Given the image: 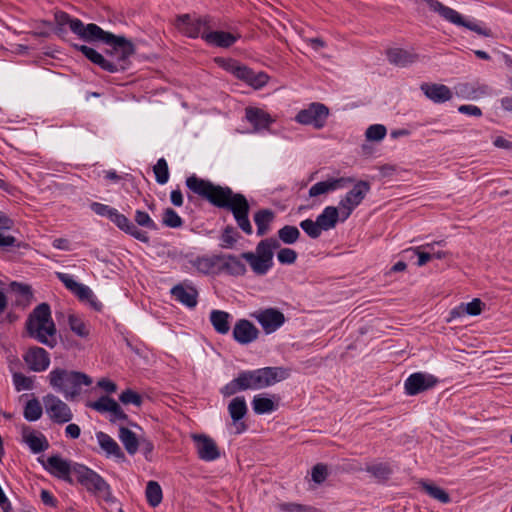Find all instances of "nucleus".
<instances>
[{
  "instance_id": "obj_1",
  "label": "nucleus",
  "mask_w": 512,
  "mask_h": 512,
  "mask_svg": "<svg viewBox=\"0 0 512 512\" xmlns=\"http://www.w3.org/2000/svg\"><path fill=\"white\" fill-rule=\"evenodd\" d=\"M186 185L192 192L205 198L212 205L229 209L233 213L238 226L246 234L252 233V226L248 219L250 206L243 194L233 193L229 187L215 185L194 175L186 179Z\"/></svg>"
},
{
  "instance_id": "obj_2",
  "label": "nucleus",
  "mask_w": 512,
  "mask_h": 512,
  "mask_svg": "<svg viewBox=\"0 0 512 512\" xmlns=\"http://www.w3.org/2000/svg\"><path fill=\"white\" fill-rule=\"evenodd\" d=\"M26 329L30 337L40 343L53 348L57 344L56 326L51 317L50 306L47 303L39 304L29 315Z\"/></svg>"
},
{
  "instance_id": "obj_3",
  "label": "nucleus",
  "mask_w": 512,
  "mask_h": 512,
  "mask_svg": "<svg viewBox=\"0 0 512 512\" xmlns=\"http://www.w3.org/2000/svg\"><path fill=\"white\" fill-rule=\"evenodd\" d=\"M50 386L67 400H74L81 394V386H89L92 379L85 373L55 368L48 375Z\"/></svg>"
},
{
  "instance_id": "obj_4",
  "label": "nucleus",
  "mask_w": 512,
  "mask_h": 512,
  "mask_svg": "<svg viewBox=\"0 0 512 512\" xmlns=\"http://www.w3.org/2000/svg\"><path fill=\"white\" fill-rule=\"evenodd\" d=\"M418 3L419 5L425 4L430 11L437 13L441 18L451 24L465 27L484 37L493 36L489 28L483 27L476 22L466 20L458 11L445 6L438 0H419Z\"/></svg>"
},
{
  "instance_id": "obj_5",
  "label": "nucleus",
  "mask_w": 512,
  "mask_h": 512,
  "mask_svg": "<svg viewBox=\"0 0 512 512\" xmlns=\"http://www.w3.org/2000/svg\"><path fill=\"white\" fill-rule=\"evenodd\" d=\"M279 247L280 243L277 239L267 238L257 244L255 252H245L241 256L248 262L254 273L263 275L272 267L274 250Z\"/></svg>"
},
{
  "instance_id": "obj_6",
  "label": "nucleus",
  "mask_w": 512,
  "mask_h": 512,
  "mask_svg": "<svg viewBox=\"0 0 512 512\" xmlns=\"http://www.w3.org/2000/svg\"><path fill=\"white\" fill-rule=\"evenodd\" d=\"M73 474L76 476V480L84 486L87 491L102 498L106 502L114 501L109 484L93 470L84 465L76 464L73 466Z\"/></svg>"
},
{
  "instance_id": "obj_7",
  "label": "nucleus",
  "mask_w": 512,
  "mask_h": 512,
  "mask_svg": "<svg viewBox=\"0 0 512 512\" xmlns=\"http://www.w3.org/2000/svg\"><path fill=\"white\" fill-rule=\"evenodd\" d=\"M92 42L110 43L116 44L115 49H118L117 61L115 63L119 71H124L129 63V58L135 54V45L124 36L114 35L111 32L104 31L101 27H98V31L95 33Z\"/></svg>"
},
{
  "instance_id": "obj_8",
  "label": "nucleus",
  "mask_w": 512,
  "mask_h": 512,
  "mask_svg": "<svg viewBox=\"0 0 512 512\" xmlns=\"http://www.w3.org/2000/svg\"><path fill=\"white\" fill-rule=\"evenodd\" d=\"M56 26H69L70 30L84 41L92 42L95 33L98 31V25L89 23L85 25L80 19H73L64 11H57L54 14Z\"/></svg>"
},
{
  "instance_id": "obj_9",
  "label": "nucleus",
  "mask_w": 512,
  "mask_h": 512,
  "mask_svg": "<svg viewBox=\"0 0 512 512\" xmlns=\"http://www.w3.org/2000/svg\"><path fill=\"white\" fill-rule=\"evenodd\" d=\"M212 20L208 16L193 20L189 14L177 16L175 27L179 32L189 38H197L201 30H209L213 27Z\"/></svg>"
},
{
  "instance_id": "obj_10",
  "label": "nucleus",
  "mask_w": 512,
  "mask_h": 512,
  "mask_svg": "<svg viewBox=\"0 0 512 512\" xmlns=\"http://www.w3.org/2000/svg\"><path fill=\"white\" fill-rule=\"evenodd\" d=\"M255 390L264 389L287 379L289 370L283 367H265L252 371Z\"/></svg>"
},
{
  "instance_id": "obj_11",
  "label": "nucleus",
  "mask_w": 512,
  "mask_h": 512,
  "mask_svg": "<svg viewBox=\"0 0 512 512\" xmlns=\"http://www.w3.org/2000/svg\"><path fill=\"white\" fill-rule=\"evenodd\" d=\"M328 115V107L321 103H312L306 109L298 112L296 121L303 125H311L315 129H321L324 127Z\"/></svg>"
},
{
  "instance_id": "obj_12",
  "label": "nucleus",
  "mask_w": 512,
  "mask_h": 512,
  "mask_svg": "<svg viewBox=\"0 0 512 512\" xmlns=\"http://www.w3.org/2000/svg\"><path fill=\"white\" fill-rule=\"evenodd\" d=\"M46 413L50 419L58 424L69 422L72 417L70 407L54 394H47L43 398Z\"/></svg>"
},
{
  "instance_id": "obj_13",
  "label": "nucleus",
  "mask_w": 512,
  "mask_h": 512,
  "mask_svg": "<svg viewBox=\"0 0 512 512\" xmlns=\"http://www.w3.org/2000/svg\"><path fill=\"white\" fill-rule=\"evenodd\" d=\"M57 277L65 287L73 292L81 301H87L96 311H100L102 309V304L95 299L93 292L89 287L76 282L72 277L65 273L58 272Z\"/></svg>"
},
{
  "instance_id": "obj_14",
  "label": "nucleus",
  "mask_w": 512,
  "mask_h": 512,
  "mask_svg": "<svg viewBox=\"0 0 512 512\" xmlns=\"http://www.w3.org/2000/svg\"><path fill=\"white\" fill-rule=\"evenodd\" d=\"M266 334L275 332L285 322L284 314L276 308L261 309L251 314Z\"/></svg>"
},
{
  "instance_id": "obj_15",
  "label": "nucleus",
  "mask_w": 512,
  "mask_h": 512,
  "mask_svg": "<svg viewBox=\"0 0 512 512\" xmlns=\"http://www.w3.org/2000/svg\"><path fill=\"white\" fill-rule=\"evenodd\" d=\"M437 382V378L431 374L416 372L406 379L405 392L407 395L414 396L433 388Z\"/></svg>"
},
{
  "instance_id": "obj_16",
  "label": "nucleus",
  "mask_w": 512,
  "mask_h": 512,
  "mask_svg": "<svg viewBox=\"0 0 512 512\" xmlns=\"http://www.w3.org/2000/svg\"><path fill=\"white\" fill-rule=\"evenodd\" d=\"M191 438L195 442L197 454L203 461H213L220 457V450L216 442L204 434H192Z\"/></svg>"
},
{
  "instance_id": "obj_17",
  "label": "nucleus",
  "mask_w": 512,
  "mask_h": 512,
  "mask_svg": "<svg viewBox=\"0 0 512 512\" xmlns=\"http://www.w3.org/2000/svg\"><path fill=\"white\" fill-rule=\"evenodd\" d=\"M233 75L245 82L247 85L251 86L253 89L255 90H258V89H261L262 87H264L270 77L268 74H266L265 72H255L253 71L251 68H249L248 66L246 65H239L238 68L234 69L233 70Z\"/></svg>"
},
{
  "instance_id": "obj_18",
  "label": "nucleus",
  "mask_w": 512,
  "mask_h": 512,
  "mask_svg": "<svg viewBox=\"0 0 512 512\" xmlns=\"http://www.w3.org/2000/svg\"><path fill=\"white\" fill-rule=\"evenodd\" d=\"M24 361L28 367L35 372L45 371L50 364L47 351L41 347H31L24 355Z\"/></svg>"
},
{
  "instance_id": "obj_19",
  "label": "nucleus",
  "mask_w": 512,
  "mask_h": 512,
  "mask_svg": "<svg viewBox=\"0 0 512 512\" xmlns=\"http://www.w3.org/2000/svg\"><path fill=\"white\" fill-rule=\"evenodd\" d=\"M259 336V330L250 321L240 319L233 328V337L240 344H248Z\"/></svg>"
},
{
  "instance_id": "obj_20",
  "label": "nucleus",
  "mask_w": 512,
  "mask_h": 512,
  "mask_svg": "<svg viewBox=\"0 0 512 512\" xmlns=\"http://www.w3.org/2000/svg\"><path fill=\"white\" fill-rule=\"evenodd\" d=\"M252 371L242 372L238 375L237 378L232 380L230 383L226 384L221 392L225 397L232 396L239 391H244L248 389L255 390L254 381Z\"/></svg>"
},
{
  "instance_id": "obj_21",
  "label": "nucleus",
  "mask_w": 512,
  "mask_h": 512,
  "mask_svg": "<svg viewBox=\"0 0 512 512\" xmlns=\"http://www.w3.org/2000/svg\"><path fill=\"white\" fill-rule=\"evenodd\" d=\"M201 36L208 44L221 48L231 47L239 37L229 32L211 31V29L202 31Z\"/></svg>"
},
{
  "instance_id": "obj_22",
  "label": "nucleus",
  "mask_w": 512,
  "mask_h": 512,
  "mask_svg": "<svg viewBox=\"0 0 512 512\" xmlns=\"http://www.w3.org/2000/svg\"><path fill=\"white\" fill-rule=\"evenodd\" d=\"M420 89L428 99L435 103H443L452 98L451 90L444 84L423 83Z\"/></svg>"
},
{
  "instance_id": "obj_23",
  "label": "nucleus",
  "mask_w": 512,
  "mask_h": 512,
  "mask_svg": "<svg viewBox=\"0 0 512 512\" xmlns=\"http://www.w3.org/2000/svg\"><path fill=\"white\" fill-rule=\"evenodd\" d=\"M47 469L59 479L72 483L70 473H73V467L70 463L58 455L50 456L47 459Z\"/></svg>"
},
{
  "instance_id": "obj_24",
  "label": "nucleus",
  "mask_w": 512,
  "mask_h": 512,
  "mask_svg": "<svg viewBox=\"0 0 512 512\" xmlns=\"http://www.w3.org/2000/svg\"><path fill=\"white\" fill-rule=\"evenodd\" d=\"M74 47L80 52H82V54L92 63L98 65L103 70L111 73L119 71V68L115 63L107 60L102 54L97 52L95 49L86 45H74Z\"/></svg>"
},
{
  "instance_id": "obj_25",
  "label": "nucleus",
  "mask_w": 512,
  "mask_h": 512,
  "mask_svg": "<svg viewBox=\"0 0 512 512\" xmlns=\"http://www.w3.org/2000/svg\"><path fill=\"white\" fill-rule=\"evenodd\" d=\"M350 182V178H330L325 181L318 182L309 189V196L316 197L339 188L348 187Z\"/></svg>"
},
{
  "instance_id": "obj_26",
  "label": "nucleus",
  "mask_w": 512,
  "mask_h": 512,
  "mask_svg": "<svg viewBox=\"0 0 512 512\" xmlns=\"http://www.w3.org/2000/svg\"><path fill=\"white\" fill-rule=\"evenodd\" d=\"M171 294L183 305L193 308L197 305L198 291L193 286L177 284L172 287Z\"/></svg>"
},
{
  "instance_id": "obj_27",
  "label": "nucleus",
  "mask_w": 512,
  "mask_h": 512,
  "mask_svg": "<svg viewBox=\"0 0 512 512\" xmlns=\"http://www.w3.org/2000/svg\"><path fill=\"white\" fill-rule=\"evenodd\" d=\"M121 230L132 235L135 239L147 243L149 241L145 232L139 230L125 215L119 214L117 210L113 212L110 218Z\"/></svg>"
},
{
  "instance_id": "obj_28",
  "label": "nucleus",
  "mask_w": 512,
  "mask_h": 512,
  "mask_svg": "<svg viewBox=\"0 0 512 512\" xmlns=\"http://www.w3.org/2000/svg\"><path fill=\"white\" fill-rule=\"evenodd\" d=\"M246 118L254 126L255 130L266 129L274 121L270 114L260 108H246Z\"/></svg>"
},
{
  "instance_id": "obj_29",
  "label": "nucleus",
  "mask_w": 512,
  "mask_h": 512,
  "mask_svg": "<svg viewBox=\"0 0 512 512\" xmlns=\"http://www.w3.org/2000/svg\"><path fill=\"white\" fill-rule=\"evenodd\" d=\"M13 227L14 221L0 211V249L7 250L9 247L16 245L17 240L14 236L4 234V231L10 230ZM17 247H21V244H17Z\"/></svg>"
},
{
  "instance_id": "obj_30",
  "label": "nucleus",
  "mask_w": 512,
  "mask_h": 512,
  "mask_svg": "<svg viewBox=\"0 0 512 512\" xmlns=\"http://www.w3.org/2000/svg\"><path fill=\"white\" fill-rule=\"evenodd\" d=\"M22 434L25 442L34 453L42 452L48 447L46 438L42 434L31 430L30 427L24 426L22 428Z\"/></svg>"
},
{
  "instance_id": "obj_31",
  "label": "nucleus",
  "mask_w": 512,
  "mask_h": 512,
  "mask_svg": "<svg viewBox=\"0 0 512 512\" xmlns=\"http://www.w3.org/2000/svg\"><path fill=\"white\" fill-rule=\"evenodd\" d=\"M387 57L391 64L405 67L417 60V55L401 48H392L387 51Z\"/></svg>"
},
{
  "instance_id": "obj_32",
  "label": "nucleus",
  "mask_w": 512,
  "mask_h": 512,
  "mask_svg": "<svg viewBox=\"0 0 512 512\" xmlns=\"http://www.w3.org/2000/svg\"><path fill=\"white\" fill-rule=\"evenodd\" d=\"M96 438L99 442L100 447L108 454L113 455L117 458L124 459V453L117 444V442L104 432H98Z\"/></svg>"
},
{
  "instance_id": "obj_33",
  "label": "nucleus",
  "mask_w": 512,
  "mask_h": 512,
  "mask_svg": "<svg viewBox=\"0 0 512 512\" xmlns=\"http://www.w3.org/2000/svg\"><path fill=\"white\" fill-rule=\"evenodd\" d=\"M229 318L230 314L225 311L213 310L210 313L211 324L219 334H227L229 332Z\"/></svg>"
},
{
  "instance_id": "obj_34",
  "label": "nucleus",
  "mask_w": 512,
  "mask_h": 512,
  "mask_svg": "<svg viewBox=\"0 0 512 512\" xmlns=\"http://www.w3.org/2000/svg\"><path fill=\"white\" fill-rule=\"evenodd\" d=\"M119 439L123 443L126 451L130 455H134L139 447L140 441L136 437V434L126 427H120Z\"/></svg>"
},
{
  "instance_id": "obj_35",
  "label": "nucleus",
  "mask_w": 512,
  "mask_h": 512,
  "mask_svg": "<svg viewBox=\"0 0 512 512\" xmlns=\"http://www.w3.org/2000/svg\"><path fill=\"white\" fill-rule=\"evenodd\" d=\"M273 219H274V213H273V211H271L269 209L259 210L255 214L254 221L257 226V235L258 236H263L268 232L270 223L273 221Z\"/></svg>"
},
{
  "instance_id": "obj_36",
  "label": "nucleus",
  "mask_w": 512,
  "mask_h": 512,
  "mask_svg": "<svg viewBox=\"0 0 512 512\" xmlns=\"http://www.w3.org/2000/svg\"><path fill=\"white\" fill-rule=\"evenodd\" d=\"M12 291L18 294V298L15 300L17 306L26 307L32 300L33 293L31 287L26 284L12 282L10 284Z\"/></svg>"
},
{
  "instance_id": "obj_37",
  "label": "nucleus",
  "mask_w": 512,
  "mask_h": 512,
  "mask_svg": "<svg viewBox=\"0 0 512 512\" xmlns=\"http://www.w3.org/2000/svg\"><path fill=\"white\" fill-rule=\"evenodd\" d=\"M365 470L379 482L388 480L392 474L390 465L382 462L368 464Z\"/></svg>"
},
{
  "instance_id": "obj_38",
  "label": "nucleus",
  "mask_w": 512,
  "mask_h": 512,
  "mask_svg": "<svg viewBox=\"0 0 512 512\" xmlns=\"http://www.w3.org/2000/svg\"><path fill=\"white\" fill-rule=\"evenodd\" d=\"M145 496L151 507H157L163 499L162 488L156 481H149L146 486Z\"/></svg>"
},
{
  "instance_id": "obj_39",
  "label": "nucleus",
  "mask_w": 512,
  "mask_h": 512,
  "mask_svg": "<svg viewBox=\"0 0 512 512\" xmlns=\"http://www.w3.org/2000/svg\"><path fill=\"white\" fill-rule=\"evenodd\" d=\"M338 220V210L335 207L329 206L324 209L322 214L317 217V221L323 230L333 228Z\"/></svg>"
},
{
  "instance_id": "obj_40",
  "label": "nucleus",
  "mask_w": 512,
  "mask_h": 512,
  "mask_svg": "<svg viewBox=\"0 0 512 512\" xmlns=\"http://www.w3.org/2000/svg\"><path fill=\"white\" fill-rule=\"evenodd\" d=\"M229 414L233 422H238L247 413L246 402L243 397H236L228 405Z\"/></svg>"
},
{
  "instance_id": "obj_41",
  "label": "nucleus",
  "mask_w": 512,
  "mask_h": 512,
  "mask_svg": "<svg viewBox=\"0 0 512 512\" xmlns=\"http://www.w3.org/2000/svg\"><path fill=\"white\" fill-rule=\"evenodd\" d=\"M253 410L256 414H265L276 409V404L271 398L257 395L252 400Z\"/></svg>"
},
{
  "instance_id": "obj_42",
  "label": "nucleus",
  "mask_w": 512,
  "mask_h": 512,
  "mask_svg": "<svg viewBox=\"0 0 512 512\" xmlns=\"http://www.w3.org/2000/svg\"><path fill=\"white\" fill-rule=\"evenodd\" d=\"M421 487L430 497L438 500L439 502H450V496L444 489L427 482H422Z\"/></svg>"
},
{
  "instance_id": "obj_43",
  "label": "nucleus",
  "mask_w": 512,
  "mask_h": 512,
  "mask_svg": "<svg viewBox=\"0 0 512 512\" xmlns=\"http://www.w3.org/2000/svg\"><path fill=\"white\" fill-rule=\"evenodd\" d=\"M42 413V406L36 398L29 400L24 407V417L28 421L38 420L42 416Z\"/></svg>"
},
{
  "instance_id": "obj_44",
  "label": "nucleus",
  "mask_w": 512,
  "mask_h": 512,
  "mask_svg": "<svg viewBox=\"0 0 512 512\" xmlns=\"http://www.w3.org/2000/svg\"><path fill=\"white\" fill-rule=\"evenodd\" d=\"M278 236L285 244H292L298 240L300 232L297 227L286 225L278 231Z\"/></svg>"
},
{
  "instance_id": "obj_45",
  "label": "nucleus",
  "mask_w": 512,
  "mask_h": 512,
  "mask_svg": "<svg viewBox=\"0 0 512 512\" xmlns=\"http://www.w3.org/2000/svg\"><path fill=\"white\" fill-rule=\"evenodd\" d=\"M156 181L159 184H165L169 179V170L167 162L164 158H160L153 167Z\"/></svg>"
},
{
  "instance_id": "obj_46",
  "label": "nucleus",
  "mask_w": 512,
  "mask_h": 512,
  "mask_svg": "<svg viewBox=\"0 0 512 512\" xmlns=\"http://www.w3.org/2000/svg\"><path fill=\"white\" fill-rule=\"evenodd\" d=\"M190 263L198 272L203 274L212 272L216 265V262L209 257H198L195 260H191Z\"/></svg>"
},
{
  "instance_id": "obj_47",
  "label": "nucleus",
  "mask_w": 512,
  "mask_h": 512,
  "mask_svg": "<svg viewBox=\"0 0 512 512\" xmlns=\"http://www.w3.org/2000/svg\"><path fill=\"white\" fill-rule=\"evenodd\" d=\"M68 324L70 329L79 337L85 338L89 335V330L85 323L77 316L73 314L69 315Z\"/></svg>"
},
{
  "instance_id": "obj_48",
  "label": "nucleus",
  "mask_w": 512,
  "mask_h": 512,
  "mask_svg": "<svg viewBox=\"0 0 512 512\" xmlns=\"http://www.w3.org/2000/svg\"><path fill=\"white\" fill-rule=\"evenodd\" d=\"M114 401V399L108 396H101L97 401L87 402L86 406L99 413H106L111 411Z\"/></svg>"
},
{
  "instance_id": "obj_49",
  "label": "nucleus",
  "mask_w": 512,
  "mask_h": 512,
  "mask_svg": "<svg viewBox=\"0 0 512 512\" xmlns=\"http://www.w3.org/2000/svg\"><path fill=\"white\" fill-rule=\"evenodd\" d=\"M387 133V129L382 124H374L367 128L365 136L369 141H381Z\"/></svg>"
},
{
  "instance_id": "obj_50",
  "label": "nucleus",
  "mask_w": 512,
  "mask_h": 512,
  "mask_svg": "<svg viewBox=\"0 0 512 512\" xmlns=\"http://www.w3.org/2000/svg\"><path fill=\"white\" fill-rule=\"evenodd\" d=\"M278 508L282 512H318L314 507L293 502L280 503Z\"/></svg>"
},
{
  "instance_id": "obj_51",
  "label": "nucleus",
  "mask_w": 512,
  "mask_h": 512,
  "mask_svg": "<svg viewBox=\"0 0 512 512\" xmlns=\"http://www.w3.org/2000/svg\"><path fill=\"white\" fill-rule=\"evenodd\" d=\"M119 400L125 405L133 404L137 407H140L143 402L141 395L132 389L123 391L119 396Z\"/></svg>"
},
{
  "instance_id": "obj_52",
  "label": "nucleus",
  "mask_w": 512,
  "mask_h": 512,
  "mask_svg": "<svg viewBox=\"0 0 512 512\" xmlns=\"http://www.w3.org/2000/svg\"><path fill=\"white\" fill-rule=\"evenodd\" d=\"M163 224L167 227L178 228L182 226L183 221L172 208H167L163 214Z\"/></svg>"
},
{
  "instance_id": "obj_53",
  "label": "nucleus",
  "mask_w": 512,
  "mask_h": 512,
  "mask_svg": "<svg viewBox=\"0 0 512 512\" xmlns=\"http://www.w3.org/2000/svg\"><path fill=\"white\" fill-rule=\"evenodd\" d=\"M300 227L311 237V238H317L320 236L322 232V228L319 225L318 221L315 222L311 219L303 220L300 223Z\"/></svg>"
},
{
  "instance_id": "obj_54",
  "label": "nucleus",
  "mask_w": 512,
  "mask_h": 512,
  "mask_svg": "<svg viewBox=\"0 0 512 512\" xmlns=\"http://www.w3.org/2000/svg\"><path fill=\"white\" fill-rule=\"evenodd\" d=\"M370 190V184L367 181H358L354 184V206L358 205Z\"/></svg>"
},
{
  "instance_id": "obj_55",
  "label": "nucleus",
  "mask_w": 512,
  "mask_h": 512,
  "mask_svg": "<svg viewBox=\"0 0 512 512\" xmlns=\"http://www.w3.org/2000/svg\"><path fill=\"white\" fill-rule=\"evenodd\" d=\"M328 476V467L327 465L323 463H318L315 466H313L311 471V477L312 480L317 483L321 484L323 483Z\"/></svg>"
},
{
  "instance_id": "obj_56",
  "label": "nucleus",
  "mask_w": 512,
  "mask_h": 512,
  "mask_svg": "<svg viewBox=\"0 0 512 512\" xmlns=\"http://www.w3.org/2000/svg\"><path fill=\"white\" fill-rule=\"evenodd\" d=\"M13 380L17 391L30 390L33 388V380L21 373H15Z\"/></svg>"
},
{
  "instance_id": "obj_57",
  "label": "nucleus",
  "mask_w": 512,
  "mask_h": 512,
  "mask_svg": "<svg viewBox=\"0 0 512 512\" xmlns=\"http://www.w3.org/2000/svg\"><path fill=\"white\" fill-rule=\"evenodd\" d=\"M135 222L142 227L150 228V229H156L155 222L151 219V217L148 215V213L137 210L135 213Z\"/></svg>"
},
{
  "instance_id": "obj_58",
  "label": "nucleus",
  "mask_w": 512,
  "mask_h": 512,
  "mask_svg": "<svg viewBox=\"0 0 512 512\" xmlns=\"http://www.w3.org/2000/svg\"><path fill=\"white\" fill-rule=\"evenodd\" d=\"M277 258L282 264H292L296 261L297 253L293 249L282 248L278 252Z\"/></svg>"
},
{
  "instance_id": "obj_59",
  "label": "nucleus",
  "mask_w": 512,
  "mask_h": 512,
  "mask_svg": "<svg viewBox=\"0 0 512 512\" xmlns=\"http://www.w3.org/2000/svg\"><path fill=\"white\" fill-rule=\"evenodd\" d=\"M483 305V302L479 298H475L466 304L463 303L465 313L471 316H477L481 314Z\"/></svg>"
},
{
  "instance_id": "obj_60",
  "label": "nucleus",
  "mask_w": 512,
  "mask_h": 512,
  "mask_svg": "<svg viewBox=\"0 0 512 512\" xmlns=\"http://www.w3.org/2000/svg\"><path fill=\"white\" fill-rule=\"evenodd\" d=\"M226 266L232 271V273L237 275H243L246 272L245 265L234 256H228Z\"/></svg>"
},
{
  "instance_id": "obj_61",
  "label": "nucleus",
  "mask_w": 512,
  "mask_h": 512,
  "mask_svg": "<svg viewBox=\"0 0 512 512\" xmlns=\"http://www.w3.org/2000/svg\"><path fill=\"white\" fill-rule=\"evenodd\" d=\"M111 408L112 409L109 412L111 414V418H110L111 422H115L117 420H127V418H128L127 414L123 411L121 406L116 401H114Z\"/></svg>"
},
{
  "instance_id": "obj_62",
  "label": "nucleus",
  "mask_w": 512,
  "mask_h": 512,
  "mask_svg": "<svg viewBox=\"0 0 512 512\" xmlns=\"http://www.w3.org/2000/svg\"><path fill=\"white\" fill-rule=\"evenodd\" d=\"M92 210L101 216H108L109 218L113 217V212H115V209L109 208L107 205L101 204V203H93L92 204Z\"/></svg>"
},
{
  "instance_id": "obj_63",
  "label": "nucleus",
  "mask_w": 512,
  "mask_h": 512,
  "mask_svg": "<svg viewBox=\"0 0 512 512\" xmlns=\"http://www.w3.org/2000/svg\"><path fill=\"white\" fill-rule=\"evenodd\" d=\"M215 61L225 70L233 74V70L238 68L240 63L233 59L216 58Z\"/></svg>"
},
{
  "instance_id": "obj_64",
  "label": "nucleus",
  "mask_w": 512,
  "mask_h": 512,
  "mask_svg": "<svg viewBox=\"0 0 512 512\" xmlns=\"http://www.w3.org/2000/svg\"><path fill=\"white\" fill-rule=\"evenodd\" d=\"M458 111L462 114H468V115H472V116H476V117H479L482 115L481 109L474 105H461L458 108Z\"/></svg>"
}]
</instances>
